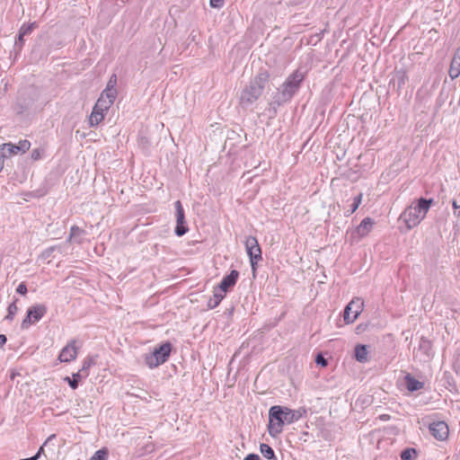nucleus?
I'll list each match as a JSON object with an SVG mask.
<instances>
[{"label": "nucleus", "mask_w": 460, "mask_h": 460, "mask_svg": "<svg viewBox=\"0 0 460 460\" xmlns=\"http://www.w3.org/2000/svg\"><path fill=\"white\" fill-rule=\"evenodd\" d=\"M5 158L6 157L3 154H0V172L3 170L4 162Z\"/></svg>", "instance_id": "obj_43"}, {"label": "nucleus", "mask_w": 460, "mask_h": 460, "mask_svg": "<svg viewBox=\"0 0 460 460\" xmlns=\"http://www.w3.org/2000/svg\"><path fill=\"white\" fill-rule=\"evenodd\" d=\"M23 38H24V36H21V33L19 32L18 38L15 41V46L21 48L23 45V41H24Z\"/></svg>", "instance_id": "obj_39"}, {"label": "nucleus", "mask_w": 460, "mask_h": 460, "mask_svg": "<svg viewBox=\"0 0 460 460\" xmlns=\"http://www.w3.org/2000/svg\"><path fill=\"white\" fill-rule=\"evenodd\" d=\"M373 226H374V221L372 218H370V217L364 218L361 221V223L359 224V226L350 233V235H349L350 242L357 243L360 239L367 236L371 232Z\"/></svg>", "instance_id": "obj_9"}, {"label": "nucleus", "mask_w": 460, "mask_h": 460, "mask_svg": "<svg viewBox=\"0 0 460 460\" xmlns=\"http://www.w3.org/2000/svg\"><path fill=\"white\" fill-rule=\"evenodd\" d=\"M16 291L21 295H25L27 293L26 285L23 282L20 283L19 286L17 287Z\"/></svg>", "instance_id": "obj_36"}, {"label": "nucleus", "mask_w": 460, "mask_h": 460, "mask_svg": "<svg viewBox=\"0 0 460 460\" xmlns=\"http://www.w3.org/2000/svg\"><path fill=\"white\" fill-rule=\"evenodd\" d=\"M171 351L172 344L170 342L163 343L153 352L145 355V363L149 368H155L167 361Z\"/></svg>", "instance_id": "obj_5"}, {"label": "nucleus", "mask_w": 460, "mask_h": 460, "mask_svg": "<svg viewBox=\"0 0 460 460\" xmlns=\"http://www.w3.org/2000/svg\"><path fill=\"white\" fill-rule=\"evenodd\" d=\"M244 460H261L260 459V456L258 455H255V454H249L245 458Z\"/></svg>", "instance_id": "obj_41"}, {"label": "nucleus", "mask_w": 460, "mask_h": 460, "mask_svg": "<svg viewBox=\"0 0 460 460\" xmlns=\"http://www.w3.org/2000/svg\"><path fill=\"white\" fill-rule=\"evenodd\" d=\"M35 26H36V25H35V22L31 23V24H28V25L23 24V25L21 27L20 31H19V32L21 33V36H26V35H29V34L32 31V30H33V28H34Z\"/></svg>", "instance_id": "obj_31"}, {"label": "nucleus", "mask_w": 460, "mask_h": 460, "mask_svg": "<svg viewBox=\"0 0 460 460\" xmlns=\"http://www.w3.org/2000/svg\"><path fill=\"white\" fill-rule=\"evenodd\" d=\"M239 272L236 270H231V272L223 278L222 281L217 288L221 290L223 293H226L231 288H233L238 279Z\"/></svg>", "instance_id": "obj_14"}, {"label": "nucleus", "mask_w": 460, "mask_h": 460, "mask_svg": "<svg viewBox=\"0 0 460 460\" xmlns=\"http://www.w3.org/2000/svg\"><path fill=\"white\" fill-rule=\"evenodd\" d=\"M101 96H103L104 99L109 100V102H111L113 103L117 96V90L105 88L103 92L101 93Z\"/></svg>", "instance_id": "obj_27"}, {"label": "nucleus", "mask_w": 460, "mask_h": 460, "mask_svg": "<svg viewBox=\"0 0 460 460\" xmlns=\"http://www.w3.org/2000/svg\"><path fill=\"white\" fill-rule=\"evenodd\" d=\"M45 194H46V190H37L33 192L27 193L26 195L32 196V197H41V196H44Z\"/></svg>", "instance_id": "obj_37"}, {"label": "nucleus", "mask_w": 460, "mask_h": 460, "mask_svg": "<svg viewBox=\"0 0 460 460\" xmlns=\"http://www.w3.org/2000/svg\"><path fill=\"white\" fill-rule=\"evenodd\" d=\"M80 372L81 371L77 372L76 374H74L72 378L68 376L65 378V380L68 382L72 389H76L78 387V382L79 379L81 378Z\"/></svg>", "instance_id": "obj_28"}, {"label": "nucleus", "mask_w": 460, "mask_h": 460, "mask_svg": "<svg viewBox=\"0 0 460 460\" xmlns=\"http://www.w3.org/2000/svg\"><path fill=\"white\" fill-rule=\"evenodd\" d=\"M175 210H176V227H175V234L178 236H182L185 234L189 228L186 226V220L184 216V210L182 208V205L180 200H177L174 203Z\"/></svg>", "instance_id": "obj_10"}, {"label": "nucleus", "mask_w": 460, "mask_h": 460, "mask_svg": "<svg viewBox=\"0 0 460 460\" xmlns=\"http://www.w3.org/2000/svg\"><path fill=\"white\" fill-rule=\"evenodd\" d=\"M76 341L73 340L65 346L59 353L58 359L61 362H71L77 357L78 347L75 345Z\"/></svg>", "instance_id": "obj_11"}, {"label": "nucleus", "mask_w": 460, "mask_h": 460, "mask_svg": "<svg viewBox=\"0 0 460 460\" xmlns=\"http://www.w3.org/2000/svg\"><path fill=\"white\" fill-rule=\"evenodd\" d=\"M433 199L420 198L417 202L407 207L401 215V218L406 224L408 229L417 226L426 217Z\"/></svg>", "instance_id": "obj_2"}, {"label": "nucleus", "mask_w": 460, "mask_h": 460, "mask_svg": "<svg viewBox=\"0 0 460 460\" xmlns=\"http://www.w3.org/2000/svg\"><path fill=\"white\" fill-rule=\"evenodd\" d=\"M56 438L55 434L50 435L47 440L44 442L43 446H41L38 451V453L35 456H38V458L40 456V455L44 452L43 447L47 446L48 443H49L52 439Z\"/></svg>", "instance_id": "obj_33"}, {"label": "nucleus", "mask_w": 460, "mask_h": 460, "mask_svg": "<svg viewBox=\"0 0 460 460\" xmlns=\"http://www.w3.org/2000/svg\"><path fill=\"white\" fill-rule=\"evenodd\" d=\"M15 302L16 301H14L12 304H10L8 308H7L8 314H7V315L5 317L7 320H13V316L15 315V314L18 311V307H17Z\"/></svg>", "instance_id": "obj_30"}, {"label": "nucleus", "mask_w": 460, "mask_h": 460, "mask_svg": "<svg viewBox=\"0 0 460 460\" xmlns=\"http://www.w3.org/2000/svg\"><path fill=\"white\" fill-rule=\"evenodd\" d=\"M259 260H250L252 272L256 271V265Z\"/></svg>", "instance_id": "obj_42"}, {"label": "nucleus", "mask_w": 460, "mask_h": 460, "mask_svg": "<svg viewBox=\"0 0 460 460\" xmlns=\"http://www.w3.org/2000/svg\"><path fill=\"white\" fill-rule=\"evenodd\" d=\"M459 208H460V204H459Z\"/></svg>", "instance_id": "obj_49"}, {"label": "nucleus", "mask_w": 460, "mask_h": 460, "mask_svg": "<svg viewBox=\"0 0 460 460\" xmlns=\"http://www.w3.org/2000/svg\"><path fill=\"white\" fill-rule=\"evenodd\" d=\"M336 181V178L332 180V183H333Z\"/></svg>", "instance_id": "obj_47"}, {"label": "nucleus", "mask_w": 460, "mask_h": 460, "mask_svg": "<svg viewBox=\"0 0 460 460\" xmlns=\"http://www.w3.org/2000/svg\"><path fill=\"white\" fill-rule=\"evenodd\" d=\"M418 350L425 356V359L430 358L432 352L431 341L427 338L421 337L419 343Z\"/></svg>", "instance_id": "obj_17"}, {"label": "nucleus", "mask_w": 460, "mask_h": 460, "mask_svg": "<svg viewBox=\"0 0 460 460\" xmlns=\"http://www.w3.org/2000/svg\"><path fill=\"white\" fill-rule=\"evenodd\" d=\"M224 4L223 0H210V5L214 8H220Z\"/></svg>", "instance_id": "obj_38"}, {"label": "nucleus", "mask_w": 460, "mask_h": 460, "mask_svg": "<svg viewBox=\"0 0 460 460\" xmlns=\"http://www.w3.org/2000/svg\"><path fill=\"white\" fill-rule=\"evenodd\" d=\"M109 456V450L106 447H102L97 450L90 460H107Z\"/></svg>", "instance_id": "obj_25"}, {"label": "nucleus", "mask_w": 460, "mask_h": 460, "mask_svg": "<svg viewBox=\"0 0 460 460\" xmlns=\"http://www.w3.org/2000/svg\"><path fill=\"white\" fill-rule=\"evenodd\" d=\"M92 365V360L91 359H87V360H84V364H83V367L80 371H84L85 369H88Z\"/></svg>", "instance_id": "obj_40"}, {"label": "nucleus", "mask_w": 460, "mask_h": 460, "mask_svg": "<svg viewBox=\"0 0 460 460\" xmlns=\"http://www.w3.org/2000/svg\"><path fill=\"white\" fill-rule=\"evenodd\" d=\"M85 234L86 233L84 229L74 226L70 229L69 241L76 243H82Z\"/></svg>", "instance_id": "obj_16"}, {"label": "nucleus", "mask_w": 460, "mask_h": 460, "mask_svg": "<svg viewBox=\"0 0 460 460\" xmlns=\"http://www.w3.org/2000/svg\"><path fill=\"white\" fill-rule=\"evenodd\" d=\"M368 350L366 345L358 344L355 348V358L358 362L367 361Z\"/></svg>", "instance_id": "obj_19"}, {"label": "nucleus", "mask_w": 460, "mask_h": 460, "mask_svg": "<svg viewBox=\"0 0 460 460\" xmlns=\"http://www.w3.org/2000/svg\"><path fill=\"white\" fill-rule=\"evenodd\" d=\"M45 149L43 147L35 148L31 151V157L33 161L40 160L44 157Z\"/></svg>", "instance_id": "obj_29"}, {"label": "nucleus", "mask_w": 460, "mask_h": 460, "mask_svg": "<svg viewBox=\"0 0 460 460\" xmlns=\"http://www.w3.org/2000/svg\"><path fill=\"white\" fill-rule=\"evenodd\" d=\"M405 385L410 392L420 390L424 386V383L415 379L411 375L407 374L404 376Z\"/></svg>", "instance_id": "obj_15"}, {"label": "nucleus", "mask_w": 460, "mask_h": 460, "mask_svg": "<svg viewBox=\"0 0 460 460\" xmlns=\"http://www.w3.org/2000/svg\"><path fill=\"white\" fill-rule=\"evenodd\" d=\"M47 313L45 305L39 304L31 305L27 310V315L22 323V328L27 329L30 325L38 323Z\"/></svg>", "instance_id": "obj_6"}, {"label": "nucleus", "mask_w": 460, "mask_h": 460, "mask_svg": "<svg viewBox=\"0 0 460 460\" xmlns=\"http://www.w3.org/2000/svg\"><path fill=\"white\" fill-rule=\"evenodd\" d=\"M260 451L261 455L266 457L267 459H276L275 453L273 449L267 444H261L260 446Z\"/></svg>", "instance_id": "obj_23"}, {"label": "nucleus", "mask_w": 460, "mask_h": 460, "mask_svg": "<svg viewBox=\"0 0 460 460\" xmlns=\"http://www.w3.org/2000/svg\"><path fill=\"white\" fill-rule=\"evenodd\" d=\"M31 147V142L27 139H22L17 145L13 143H4L0 146V154H3L6 158L12 155L23 154Z\"/></svg>", "instance_id": "obj_7"}, {"label": "nucleus", "mask_w": 460, "mask_h": 460, "mask_svg": "<svg viewBox=\"0 0 460 460\" xmlns=\"http://www.w3.org/2000/svg\"><path fill=\"white\" fill-rule=\"evenodd\" d=\"M364 302L359 297L353 298L345 307L343 318L347 323H352L362 312Z\"/></svg>", "instance_id": "obj_8"}, {"label": "nucleus", "mask_w": 460, "mask_h": 460, "mask_svg": "<svg viewBox=\"0 0 460 460\" xmlns=\"http://www.w3.org/2000/svg\"><path fill=\"white\" fill-rule=\"evenodd\" d=\"M305 76V73L300 68L289 75L286 81L279 87L276 102L279 104L289 102L298 91Z\"/></svg>", "instance_id": "obj_4"}, {"label": "nucleus", "mask_w": 460, "mask_h": 460, "mask_svg": "<svg viewBox=\"0 0 460 460\" xmlns=\"http://www.w3.org/2000/svg\"><path fill=\"white\" fill-rule=\"evenodd\" d=\"M113 103L111 102H109V100H106L104 99L103 96H100L99 99L97 100L95 105H94V108H96L97 110H100V111H107L110 107L112 105Z\"/></svg>", "instance_id": "obj_22"}, {"label": "nucleus", "mask_w": 460, "mask_h": 460, "mask_svg": "<svg viewBox=\"0 0 460 460\" xmlns=\"http://www.w3.org/2000/svg\"><path fill=\"white\" fill-rule=\"evenodd\" d=\"M306 410L299 408L291 410L287 407L274 405L269 411V427L268 430L271 437H278L283 430L284 424H291L300 420L305 415Z\"/></svg>", "instance_id": "obj_1"}, {"label": "nucleus", "mask_w": 460, "mask_h": 460, "mask_svg": "<svg viewBox=\"0 0 460 460\" xmlns=\"http://www.w3.org/2000/svg\"><path fill=\"white\" fill-rule=\"evenodd\" d=\"M393 80H397L398 88H401L406 82V75L404 72H398Z\"/></svg>", "instance_id": "obj_32"}, {"label": "nucleus", "mask_w": 460, "mask_h": 460, "mask_svg": "<svg viewBox=\"0 0 460 460\" xmlns=\"http://www.w3.org/2000/svg\"><path fill=\"white\" fill-rule=\"evenodd\" d=\"M244 244L250 260H261V250L256 237L248 236Z\"/></svg>", "instance_id": "obj_12"}, {"label": "nucleus", "mask_w": 460, "mask_h": 460, "mask_svg": "<svg viewBox=\"0 0 460 460\" xmlns=\"http://www.w3.org/2000/svg\"><path fill=\"white\" fill-rule=\"evenodd\" d=\"M459 205H460V204H458L457 200H453V202H452V206H453V208H454L455 209H456V208H459Z\"/></svg>", "instance_id": "obj_46"}, {"label": "nucleus", "mask_w": 460, "mask_h": 460, "mask_svg": "<svg viewBox=\"0 0 460 460\" xmlns=\"http://www.w3.org/2000/svg\"><path fill=\"white\" fill-rule=\"evenodd\" d=\"M269 79V74L264 71L259 73L251 80L241 93L240 103L243 108H248L254 103L261 95Z\"/></svg>", "instance_id": "obj_3"}, {"label": "nucleus", "mask_w": 460, "mask_h": 460, "mask_svg": "<svg viewBox=\"0 0 460 460\" xmlns=\"http://www.w3.org/2000/svg\"><path fill=\"white\" fill-rule=\"evenodd\" d=\"M104 119V111L93 107L89 122L92 127L97 126Z\"/></svg>", "instance_id": "obj_20"}, {"label": "nucleus", "mask_w": 460, "mask_h": 460, "mask_svg": "<svg viewBox=\"0 0 460 460\" xmlns=\"http://www.w3.org/2000/svg\"><path fill=\"white\" fill-rule=\"evenodd\" d=\"M454 60H457L460 64V50H457L455 57L453 58Z\"/></svg>", "instance_id": "obj_45"}, {"label": "nucleus", "mask_w": 460, "mask_h": 460, "mask_svg": "<svg viewBox=\"0 0 460 460\" xmlns=\"http://www.w3.org/2000/svg\"><path fill=\"white\" fill-rule=\"evenodd\" d=\"M315 362L317 365H321L322 367H326L328 364L327 359L322 354H318L316 356Z\"/></svg>", "instance_id": "obj_34"}, {"label": "nucleus", "mask_w": 460, "mask_h": 460, "mask_svg": "<svg viewBox=\"0 0 460 460\" xmlns=\"http://www.w3.org/2000/svg\"><path fill=\"white\" fill-rule=\"evenodd\" d=\"M456 217H460V212H458L457 214L456 213Z\"/></svg>", "instance_id": "obj_48"}, {"label": "nucleus", "mask_w": 460, "mask_h": 460, "mask_svg": "<svg viewBox=\"0 0 460 460\" xmlns=\"http://www.w3.org/2000/svg\"><path fill=\"white\" fill-rule=\"evenodd\" d=\"M362 197H363L362 193H359L356 197H354L353 202L350 205L349 208L345 211L346 217H349L358 209V208L361 204Z\"/></svg>", "instance_id": "obj_21"}, {"label": "nucleus", "mask_w": 460, "mask_h": 460, "mask_svg": "<svg viewBox=\"0 0 460 460\" xmlns=\"http://www.w3.org/2000/svg\"><path fill=\"white\" fill-rule=\"evenodd\" d=\"M417 451L414 448H406L401 453L402 460H415Z\"/></svg>", "instance_id": "obj_26"}, {"label": "nucleus", "mask_w": 460, "mask_h": 460, "mask_svg": "<svg viewBox=\"0 0 460 460\" xmlns=\"http://www.w3.org/2000/svg\"><path fill=\"white\" fill-rule=\"evenodd\" d=\"M226 294L217 288H214L213 297H211L208 302V307L213 309L217 307L220 302L224 299Z\"/></svg>", "instance_id": "obj_18"}, {"label": "nucleus", "mask_w": 460, "mask_h": 460, "mask_svg": "<svg viewBox=\"0 0 460 460\" xmlns=\"http://www.w3.org/2000/svg\"><path fill=\"white\" fill-rule=\"evenodd\" d=\"M6 342V337L4 334H0V345H4Z\"/></svg>", "instance_id": "obj_44"}, {"label": "nucleus", "mask_w": 460, "mask_h": 460, "mask_svg": "<svg viewBox=\"0 0 460 460\" xmlns=\"http://www.w3.org/2000/svg\"><path fill=\"white\" fill-rule=\"evenodd\" d=\"M448 73L451 79H456L460 75V64L457 60L452 59Z\"/></svg>", "instance_id": "obj_24"}, {"label": "nucleus", "mask_w": 460, "mask_h": 460, "mask_svg": "<svg viewBox=\"0 0 460 460\" xmlns=\"http://www.w3.org/2000/svg\"><path fill=\"white\" fill-rule=\"evenodd\" d=\"M429 431L435 438L443 441L448 436V426L445 421H435L429 425Z\"/></svg>", "instance_id": "obj_13"}, {"label": "nucleus", "mask_w": 460, "mask_h": 460, "mask_svg": "<svg viewBox=\"0 0 460 460\" xmlns=\"http://www.w3.org/2000/svg\"><path fill=\"white\" fill-rule=\"evenodd\" d=\"M116 84H117V76L116 75H112L107 84V86L106 88H110V89H116L115 86H116Z\"/></svg>", "instance_id": "obj_35"}]
</instances>
